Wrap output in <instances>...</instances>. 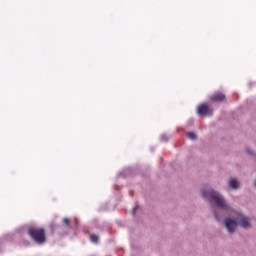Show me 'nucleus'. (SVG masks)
<instances>
[{
	"label": "nucleus",
	"instance_id": "f257e3e1",
	"mask_svg": "<svg viewBox=\"0 0 256 256\" xmlns=\"http://www.w3.org/2000/svg\"><path fill=\"white\" fill-rule=\"evenodd\" d=\"M202 197H204V199H211L212 203H214L216 207H219V209H222V211H229L231 209L225 202V199L214 190H202Z\"/></svg>",
	"mask_w": 256,
	"mask_h": 256
},
{
	"label": "nucleus",
	"instance_id": "f03ea898",
	"mask_svg": "<svg viewBox=\"0 0 256 256\" xmlns=\"http://www.w3.org/2000/svg\"><path fill=\"white\" fill-rule=\"evenodd\" d=\"M28 235L35 241V243H39L40 245L47 241V237L45 236V229L41 227H31L28 229Z\"/></svg>",
	"mask_w": 256,
	"mask_h": 256
},
{
	"label": "nucleus",
	"instance_id": "7ed1b4c3",
	"mask_svg": "<svg viewBox=\"0 0 256 256\" xmlns=\"http://www.w3.org/2000/svg\"><path fill=\"white\" fill-rule=\"evenodd\" d=\"M197 113L200 117H207V115H213V109L208 104H201L198 106Z\"/></svg>",
	"mask_w": 256,
	"mask_h": 256
},
{
	"label": "nucleus",
	"instance_id": "20e7f679",
	"mask_svg": "<svg viewBox=\"0 0 256 256\" xmlns=\"http://www.w3.org/2000/svg\"><path fill=\"white\" fill-rule=\"evenodd\" d=\"M236 221L238 222V225H240V227H243L244 229L251 227V222L249 221V218L243 216L242 214L237 215Z\"/></svg>",
	"mask_w": 256,
	"mask_h": 256
},
{
	"label": "nucleus",
	"instance_id": "39448f33",
	"mask_svg": "<svg viewBox=\"0 0 256 256\" xmlns=\"http://www.w3.org/2000/svg\"><path fill=\"white\" fill-rule=\"evenodd\" d=\"M238 222L237 220H233L231 218H227L225 220V227L229 233H235V229H237Z\"/></svg>",
	"mask_w": 256,
	"mask_h": 256
},
{
	"label": "nucleus",
	"instance_id": "423d86ee",
	"mask_svg": "<svg viewBox=\"0 0 256 256\" xmlns=\"http://www.w3.org/2000/svg\"><path fill=\"white\" fill-rule=\"evenodd\" d=\"M210 101L213 103H223L225 101V94L223 92H216L210 96Z\"/></svg>",
	"mask_w": 256,
	"mask_h": 256
},
{
	"label": "nucleus",
	"instance_id": "0eeeda50",
	"mask_svg": "<svg viewBox=\"0 0 256 256\" xmlns=\"http://www.w3.org/2000/svg\"><path fill=\"white\" fill-rule=\"evenodd\" d=\"M229 186L231 187V189H239V182L232 178L229 182Z\"/></svg>",
	"mask_w": 256,
	"mask_h": 256
},
{
	"label": "nucleus",
	"instance_id": "6e6552de",
	"mask_svg": "<svg viewBox=\"0 0 256 256\" xmlns=\"http://www.w3.org/2000/svg\"><path fill=\"white\" fill-rule=\"evenodd\" d=\"M90 241H91L92 243H97V242L99 241V236H98V235H95V234H92V235L90 236Z\"/></svg>",
	"mask_w": 256,
	"mask_h": 256
},
{
	"label": "nucleus",
	"instance_id": "1a4fd4ad",
	"mask_svg": "<svg viewBox=\"0 0 256 256\" xmlns=\"http://www.w3.org/2000/svg\"><path fill=\"white\" fill-rule=\"evenodd\" d=\"M187 137L188 139H192V140L197 139V135H195L194 132H188Z\"/></svg>",
	"mask_w": 256,
	"mask_h": 256
},
{
	"label": "nucleus",
	"instance_id": "9d476101",
	"mask_svg": "<svg viewBox=\"0 0 256 256\" xmlns=\"http://www.w3.org/2000/svg\"><path fill=\"white\" fill-rule=\"evenodd\" d=\"M63 223L66 225V227H69V218H64Z\"/></svg>",
	"mask_w": 256,
	"mask_h": 256
},
{
	"label": "nucleus",
	"instance_id": "9b49d317",
	"mask_svg": "<svg viewBox=\"0 0 256 256\" xmlns=\"http://www.w3.org/2000/svg\"><path fill=\"white\" fill-rule=\"evenodd\" d=\"M135 213H137V207L133 208L132 210V215H135Z\"/></svg>",
	"mask_w": 256,
	"mask_h": 256
},
{
	"label": "nucleus",
	"instance_id": "f8f14e48",
	"mask_svg": "<svg viewBox=\"0 0 256 256\" xmlns=\"http://www.w3.org/2000/svg\"><path fill=\"white\" fill-rule=\"evenodd\" d=\"M214 215H215L216 220L220 221L219 216L217 215V213H215Z\"/></svg>",
	"mask_w": 256,
	"mask_h": 256
},
{
	"label": "nucleus",
	"instance_id": "ddd939ff",
	"mask_svg": "<svg viewBox=\"0 0 256 256\" xmlns=\"http://www.w3.org/2000/svg\"><path fill=\"white\" fill-rule=\"evenodd\" d=\"M130 195L133 197V191H130Z\"/></svg>",
	"mask_w": 256,
	"mask_h": 256
},
{
	"label": "nucleus",
	"instance_id": "4468645a",
	"mask_svg": "<svg viewBox=\"0 0 256 256\" xmlns=\"http://www.w3.org/2000/svg\"><path fill=\"white\" fill-rule=\"evenodd\" d=\"M248 154L251 155V152L248 151Z\"/></svg>",
	"mask_w": 256,
	"mask_h": 256
}]
</instances>
